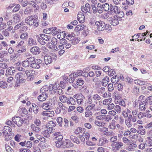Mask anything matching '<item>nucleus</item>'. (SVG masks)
I'll return each instance as SVG.
<instances>
[{"label": "nucleus", "mask_w": 152, "mask_h": 152, "mask_svg": "<svg viewBox=\"0 0 152 152\" xmlns=\"http://www.w3.org/2000/svg\"><path fill=\"white\" fill-rule=\"evenodd\" d=\"M12 131V129L8 126H5L3 129L2 133L5 140H9L12 138L10 135Z\"/></svg>", "instance_id": "f257e3e1"}, {"label": "nucleus", "mask_w": 152, "mask_h": 152, "mask_svg": "<svg viewBox=\"0 0 152 152\" xmlns=\"http://www.w3.org/2000/svg\"><path fill=\"white\" fill-rule=\"evenodd\" d=\"M123 145V143L122 142L120 141L115 142L112 143L111 145L112 147V149L113 151H118L122 148Z\"/></svg>", "instance_id": "f03ea898"}, {"label": "nucleus", "mask_w": 152, "mask_h": 152, "mask_svg": "<svg viewBox=\"0 0 152 152\" xmlns=\"http://www.w3.org/2000/svg\"><path fill=\"white\" fill-rule=\"evenodd\" d=\"M12 121L14 122L18 127L21 126L25 121V118H22L19 117H14L12 118Z\"/></svg>", "instance_id": "7ed1b4c3"}, {"label": "nucleus", "mask_w": 152, "mask_h": 152, "mask_svg": "<svg viewBox=\"0 0 152 152\" xmlns=\"http://www.w3.org/2000/svg\"><path fill=\"white\" fill-rule=\"evenodd\" d=\"M15 78L20 83H23L26 81V77L25 74L19 72L15 75Z\"/></svg>", "instance_id": "20e7f679"}, {"label": "nucleus", "mask_w": 152, "mask_h": 152, "mask_svg": "<svg viewBox=\"0 0 152 152\" xmlns=\"http://www.w3.org/2000/svg\"><path fill=\"white\" fill-rule=\"evenodd\" d=\"M95 24L97 27V29L99 31H103L104 29H106V25L104 22L102 21H96Z\"/></svg>", "instance_id": "39448f33"}, {"label": "nucleus", "mask_w": 152, "mask_h": 152, "mask_svg": "<svg viewBox=\"0 0 152 152\" xmlns=\"http://www.w3.org/2000/svg\"><path fill=\"white\" fill-rule=\"evenodd\" d=\"M37 21V18H35V16L32 15L27 17L25 20V22L30 26L33 25Z\"/></svg>", "instance_id": "423d86ee"}, {"label": "nucleus", "mask_w": 152, "mask_h": 152, "mask_svg": "<svg viewBox=\"0 0 152 152\" xmlns=\"http://www.w3.org/2000/svg\"><path fill=\"white\" fill-rule=\"evenodd\" d=\"M137 147V145L135 143L130 142L127 144L126 149L129 151H135V148Z\"/></svg>", "instance_id": "0eeeda50"}, {"label": "nucleus", "mask_w": 152, "mask_h": 152, "mask_svg": "<svg viewBox=\"0 0 152 152\" xmlns=\"http://www.w3.org/2000/svg\"><path fill=\"white\" fill-rule=\"evenodd\" d=\"M119 11L118 7L117 6L110 4V11L111 14L117 13Z\"/></svg>", "instance_id": "6e6552de"}, {"label": "nucleus", "mask_w": 152, "mask_h": 152, "mask_svg": "<svg viewBox=\"0 0 152 152\" xmlns=\"http://www.w3.org/2000/svg\"><path fill=\"white\" fill-rule=\"evenodd\" d=\"M37 61L30 66L34 69H39L40 67V64L42 63V61L39 59H37Z\"/></svg>", "instance_id": "1a4fd4ad"}, {"label": "nucleus", "mask_w": 152, "mask_h": 152, "mask_svg": "<svg viewBox=\"0 0 152 152\" xmlns=\"http://www.w3.org/2000/svg\"><path fill=\"white\" fill-rule=\"evenodd\" d=\"M73 144L69 140H66L62 142V148H70L73 146Z\"/></svg>", "instance_id": "9d476101"}, {"label": "nucleus", "mask_w": 152, "mask_h": 152, "mask_svg": "<svg viewBox=\"0 0 152 152\" xmlns=\"http://www.w3.org/2000/svg\"><path fill=\"white\" fill-rule=\"evenodd\" d=\"M30 51L32 54L34 55H37L40 53L39 48L37 46H34L31 48Z\"/></svg>", "instance_id": "9b49d317"}, {"label": "nucleus", "mask_w": 152, "mask_h": 152, "mask_svg": "<svg viewBox=\"0 0 152 152\" xmlns=\"http://www.w3.org/2000/svg\"><path fill=\"white\" fill-rule=\"evenodd\" d=\"M44 59L45 64L48 65L52 62V58L50 55H46L44 56Z\"/></svg>", "instance_id": "f8f14e48"}, {"label": "nucleus", "mask_w": 152, "mask_h": 152, "mask_svg": "<svg viewBox=\"0 0 152 152\" xmlns=\"http://www.w3.org/2000/svg\"><path fill=\"white\" fill-rule=\"evenodd\" d=\"M108 142V140L105 138L102 137L99 139L97 145L99 146H102L104 145L106 143Z\"/></svg>", "instance_id": "ddd939ff"}, {"label": "nucleus", "mask_w": 152, "mask_h": 152, "mask_svg": "<svg viewBox=\"0 0 152 152\" xmlns=\"http://www.w3.org/2000/svg\"><path fill=\"white\" fill-rule=\"evenodd\" d=\"M37 43L36 40L32 37H30L28 40V46H35L37 45Z\"/></svg>", "instance_id": "4468645a"}, {"label": "nucleus", "mask_w": 152, "mask_h": 152, "mask_svg": "<svg viewBox=\"0 0 152 152\" xmlns=\"http://www.w3.org/2000/svg\"><path fill=\"white\" fill-rule=\"evenodd\" d=\"M77 20L80 23H83L84 22L85 17L82 12H79L77 16Z\"/></svg>", "instance_id": "2eb2a0df"}, {"label": "nucleus", "mask_w": 152, "mask_h": 152, "mask_svg": "<svg viewBox=\"0 0 152 152\" xmlns=\"http://www.w3.org/2000/svg\"><path fill=\"white\" fill-rule=\"evenodd\" d=\"M146 103L145 101L140 102L139 106V109L141 111H145L146 109Z\"/></svg>", "instance_id": "dca6fc26"}, {"label": "nucleus", "mask_w": 152, "mask_h": 152, "mask_svg": "<svg viewBox=\"0 0 152 152\" xmlns=\"http://www.w3.org/2000/svg\"><path fill=\"white\" fill-rule=\"evenodd\" d=\"M51 104L50 102H48L46 103H44L42 104L41 106V107L43 109L48 110L50 109Z\"/></svg>", "instance_id": "f3484780"}, {"label": "nucleus", "mask_w": 152, "mask_h": 152, "mask_svg": "<svg viewBox=\"0 0 152 152\" xmlns=\"http://www.w3.org/2000/svg\"><path fill=\"white\" fill-rule=\"evenodd\" d=\"M42 94L38 97V99L40 101H43L45 100L48 97V94Z\"/></svg>", "instance_id": "a211bd4d"}, {"label": "nucleus", "mask_w": 152, "mask_h": 152, "mask_svg": "<svg viewBox=\"0 0 152 152\" xmlns=\"http://www.w3.org/2000/svg\"><path fill=\"white\" fill-rule=\"evenodd\" d=\"M92 97L94 102L96 104H97V101L100 100L101 99V97L96 94H93Z\"/></svg>", "instance_id": "6ab92c4d"}, {"label": "nucleus", "mask_w": 152, "mask_h": 152, "mask_svg": "<svg viewBox=\"0 0 152 152\" xmlns=\"http://www.w3.org/2000/svg\"><path fill=\"white\" fill-rule=\"evenodd\" d=\"M12 20L14 23H17L20 21V18L18 14H15L13 15Z\"/></svg>", "instance_id": "aec40b11"}, {"label": "nucleus", "mask_w": 152, "mask_h": 152, "mask_svg": "<svg viewBox=\"0 0 152 152\" xmlns=\"http://www.w3.org/2000/svg\"><path fill=\"white\" fill-rule=\"evenodd\" d=\"M56 122L53 121H51L48 122L46 125L47 127L50 129L56 126Z\"/></svg>", "instance_id": "412c9836"}, {"label": "nucleus", "mask_w": 152, "mask_h": 152, "mask_svg": "<svg viewBox=\"0 0 152 152\" xmlns=\"http://www.w3.org/2000/svg\"><path fill=\"white\" fill-rule=\"evenodd\" d=\"M6 73L10 75H12L15 73L16 71L14 67H10L6 70Z\"/></svg>", "instance_id": "4be33fe9"}, {"label": "nucleus", "mask_w": 152, "mask_h": 152, "mask_svg": "<svg viewBox=\"0 0 152 152\" xmlns=\"http://www.w3.org/2000/svg\"><path fill=\"white\" fill-rule=\"evenodd\" d=\"M39 36L40 38L46 41H48L50 39L51 37L50 36H47L44 34H40Z\"/></svg>", "instance_id": "5701e85b"}, {"label": "nucleus", "mask_w": 152, "mask_h": 152, "mask_svg": "<svg viewBox=\"0 0 152 152\" xmlns=\"http://www.w3.org/2000/svg\"><path fill=\"white\" fill-rule=\"evenodd\" d=\"M96 107V105L95 104H91L89 105H88L86 109H88L92 111V110H99L100 109L99 108H97L96 110H95V107Z\"/></svg>", "instance_id": "b1692460"}, {"label": "nucleus", "mask_w": 152, "mask_h": 152, "mask_svg": "<svg viewBox=\"0 0 152 152\" xmlns=\"http://www.w3.org/2000/svg\"><path fill=\"white\" fill-rule=\"evenodd\" d=\"M49 89V88L48 86H44L41 89L40 92L41 94H48V92Z\"/></svg>", "instance_id": "393cba45"}, {"label": "nucleus", "mask_w": 152, "mask_h": 152, "mask_svg": "<svg viewBox=\"0 0 152 152\" xmlns=\"http://www.w3.org/2000/svg\"><path fill=\"white\" fill-rule=\"evenodd\" d=\"M86 26L83 24H80L77 25L75 28V30L76 31H78L80 30H85Z\"/></svg>", "instance_id": "a878e982"}, {"label": "nucleus", "mask_w": 152, "mask_h": 152, "mask_svg": "<svg viewBox=\"0 0 152 152\" xmlns=\"http://www.w3.org/2000/svg\"><path fill=\"white\" fill-rule=\"evenodd\" d=\"M27 61H28L30 65V66L31 65L33 64L34 62L37 61V59H36L34 57L31 56L29 58H27Z\"/></svg>", "instance_id": "bb28decb"}, {"label": "nucleus", "mask_w": 152, "mask_h": 152, "mask_svg": "<svg viewBox=\"0 0 152 152\" xmlns=\"http://www.w3.org/2000/svg\"><path fill=\"white\" fill-rule=\"evenodd\" d=\"M111 81L112 83L114 84H116L119 81V78L116 75L113 77L111 79Z\"/></svg>", "instance_id": "cd10ccee"}, {"label": "nucleus", "mask_w": 152, "mask_h": 152, "mask_svg": "<svg viewBox=\"0 0 152 152\" xmlns=\"http://www.w3.org/2000/svg\"><path fill=\"white\" fill-rule=\"evenodd\" d=\"M51 133V130L48 129L42 132L43 136L46 137H48L50 136V134Z\"/></svg>", "instance_id": "c85d7f7f"}, {"label": "nucleus", "mask_w": 152, "mask_h": 152, "mask_svg": "<svg viewBox=\"0 0 152 152\" xmlns=\"http://www.w3.org/2000/svg\"><path fill=\"white\" fill-rule=\"evenodd\" d=\"M145 144L147 146H152V137H148L147 138L145 142Z\"/></svg>", "instance_id": "c756f323"}, {"label": "nucleus", "mask_w": 152, "mask_h": 152, "mask_svg": "<svg viewBox=\"0 0 152 152\" xmlns=\"http://www.w3.org/2000/svg\"><path fill=\"white\" fill-rule=\"evenodd\" d=\"M38 126H35V124H32L31 125V128L33 131L38 132L40 131V129Z\"/></svg>", "instance_id": "7c9ffc66"}, {"label": "nucleus", "mask_w": 152, "mask_h": 152, "mask_svg": "<svg viewBox=\"0 0 152 152\" xmlns=\"http://www.w3.org/2000/svg\"><path fill=\"white\" fill-rule=\"evenodd\" d=\"M70 139L74 142L76 143L77 144H78L80 143L78 139L75 136L71 135L70 137Z\"/></svg>", "instance_id": "2f4dec72"}, {"label": "nucleus", "mask_w": 152, "mask_h": 152, "mask_svg": "<svg viewBox=\"0 0 152 152\" xmlns=\"http://www.w3.org/2000/svg\"><path fill=\"white\" fill-rule=\"evenodd\" d=\"M28 33L24 32L20 36V39L23 40H26L28 38Z\"/></svg>", "instance_id": "473e14b6"}, {"label": "nucleus", "mask_w": 152, "mask_h": 152, "mask_svg": "<svg viewBox=\"0 0 152 152\" xmlns=\"http://www.w3.org/2000/svg\"><path fill=\"white\" fill-rule=\"evenodd\" d=\"M109 81V78L108 77H105L102 80V83L103 84V86H106L108 84Z\"/></svg>", "instance_id": "72a5a7b5"}, {"label": "nucleus", "mask_w": 152, "mask_h": 152, "mask_svg": "<svg viewBox=\"0 0 152 152\" xmlns=\"http://www.w3.org/2000/svg\"><path fill=\"white\" fill-rule=\"evenodd\" d=\"M86 112H85V117L87 118L93 115L92 111L88 109H86Z\"/></svg>", "instance_id": "f704fd0d"}, {"label": "nucleus", "mask_w": 152, "mask_h": 152, "mask_svg": "<svg viewBox=\"0 0 152 152\" xmlns=\"http://www.w3.org/2000/svg\"><path fill=\"white\" fill-rule=\"evenodd\" d=\"M25 72L26 75L27 77V80L28 81H29L31 80V76L32 75L30 73V71L29 70H26L24 72Z\"/></svg>", "instance_id": "c9c22d12"}, {"label": "nucleus", "mask_w": 152, "mask_h": 152, "mask_svg": "<svg viewBox=\"0 0 152 152\" xmlns=\"http://www.w3.org/2000/svg\"><path fill=\"white\" fill-rule=\"evenodd\" d=\"M36 37L38 42L41 44L42 45H44L45 44V42L44 40L40 38V37H39V36L37 35H36Z\"/></svg>", "instance_id": "e433bc0d"}, {"label": "nucleus", "mask_w": 152, "mask_h": 152, "mask_svg": "<svg viewBox=\"0 0 152 152\" xmlns=\"http://www.w3.org/2000/svg\"><path fill=\"white\" fill-rule=\"evenodd\" d=\"M31 9H30L29 7H27L26 8L24 11V15H27L31 14Z\"/></svg>", "instance_id": "4c0bfd02"}, {"label": "nucleus", "mask_w": 152, "mask_h": 152, "mask_svg": "<svg viewBox=\"0 0 152 152\" xmlns=\"http://www.w3.org/2000/svg\"><path fill=\"white\" fill-rule=\"evenodd\" d=\"M7 87V83L4 81L0 82V88L2 89L5 88Z\"/></svg>", "instance_id": "58836bf2"}, {"label": "nucleus", "mask_w": 152, "mask_h": 152, "mask_svg": "<svg viewBox=\"0 0 152 152\" xmlns=\"http://www.w3.org/2000/svg\"><path fill=\"white\" fill-rule=\"evenodd\" d=\"M112 101V99L111 98L106 99L103 101V103L104 105H107L111 103Z\"/></svg>", "instance_id": "ea45409f"}, {"label": "nucleus", "mask_w": 152, "mask_h": 152, "mask_svg": "<svg viewBox=\"0 0 152 152\" xmlns=\"http://www.w3.org/2000/svg\"><path fill=\"white\" fill-rule=\"evenodd\" d=\"M59 99L61 102L65 103L67 98L64 95H61L59 97Z\"/></svg>", "instance_id": "a19ab883"}, {"label": "nucleus", "mask_w": 152, "mask_h": 152, "mask_svg": "<svg viewBox=\"0 0 152 152\" xmlns=\"http://www.w3.org/2000/svg\"><path fill=\"white\" fill-rule=\"evenodd\" d=\"M102 5L103 10L105 11H107L110 10V6L108 4L105 3L104 4H103Z\"/></svg>", "instance_id": "79ce46f5"}, {"label": "nucleus", "mask_w": 152, "mask_h": 152, "mask_svg": "<svg viewBox=\"0 0 152 152\" xmlns=\"http://www.w3.org/2000/svg\"><path fill=\"white\" fill-rule=\"evenodd\" d=\"M145 102L147 104H149L150 105L152 104V96H150L147 97L146 99Z\"/></svg>", "instance_id": "37998d69"}, {"label": "nucleus", "mask_w": 152, "mask_h": 152, "mask_svg": "<svg viewBox=\"0 0 152 152\" xmlns=\"http://www.w3.org/2000/svg\"><path fill=\"white\" fill-rule=\"evenodd\" d=\"M97 11L99 13H101L102 12L103 9L102 8V5L100 4H98L97 6Z\"/></svg>", "instance_id": "c03bdc74"}, {"label": "nucleus", "mask_w": 152, "mask_h": 152, "mask_svg": "<svg viewBox=\"0 0 152 152\" xmlns=\"http://www.w3.org/2000/svg\"><path fill=\"white\" fill-rule=\"evenodd\" d=\"M114 109L118 113H120L122 110L121 107L118 105L115 106Z\"/></svg>", "instance_id": "a18cd8bd"}, {"label": "nucleus", "mask_w": 152, "mask_h": 152, "mask_svg": "<svg viewBox=\"0 0 152 152\" xmlns=\"http://www.w3.org/2000/svg\"><path fill=\"white\" fill-rule=\"evenodd\" d=\"M22 64L23 66L24 67H27L30 66L28 62L27 61V58L26 60H25L22 62Z\"/></svg>", "instance_id": "49530a36"}, {"label": "nucleus", "mask_w": 152, "mask_h": 152, "mask_svg": "<svg viewBox=\"0 0 152 152\" xmlns=\"http://www.w3.org/2000/svg\"><path fill=\"white\" fill-rule=\"evenodd\" d=\"M5 148L7 152H14V148L8 145H5Z\"/></svg>", "instance_id": "de8ad7c7"}, {"label": "nucleus", "mask_w": 152, "mask_h": 152, "mask_svg": "<svg viewBox=\"0 0 152 152\" xmlns=\"http://www.w3.org/2000/svg\"><path fill=\"white\" fill-rule=\"evenodd\" d=\"M55 145L58 148H62V142L61 141H56Z\"/></svg>", "instance_id": "09e8293b"}, {"label": "nucleus", "mask_w": 152, "mask_h": 152, "mask_svg": "<svg viewBox=\"0 0 152 152\" xmlns=\"http://www.w3.org/2000/svg\"><path fill=\"white\" fill-rule=\"evenodd\" d=\"M59 106L58 107L59 109L61 110H65L66 107L64 106L63 104L61 102L58 103Z\"/></svg>", "instance_id": "8fccbe9b"}, {"label": "nucleus", "mask_w": 152, "mask_h": 152, "mask_svg": "<svg viewBox=\"0 0 152 152\" xmlns=\"http://www.w3.org/2000/svg\"><path fill=\"white\" fill-rule=\"evenodd\" d=\"M105 115H100L96 116V118L97 120L103 121L105 119Z\"/></svg>", "instance_id": "3c124183"}, {"label": "nucleus", "mask_w": 152, "mask_h": 152, "mask_svg": "<svg viewBox=\"0 0 152 152\" xmlns=\"http://www.w3.org/2000/svg\"><path fill=\"white\" fill-rule=\"evenodd\" d=\"M57 121L60 126H61L63 123L62 118L61 117H58L57 119Z\"/></svg>", "instance_id": "603ef678"}, {"label": "nucleus", "mask_w": 152, "mask_h": 152, "mask_svg": "<svg viewBox=\"0 0 152 152\" xmlns=\"http://www.w3.org/2000/svg\"><path fill=\"white\" fill-rule=\"evenodd\" d=\"M71 43L73 45H76L79 43V40L78 38H75L73 39H72Z\"/></svg>", "instance_id": "864d4df0"}, {"label": "nucleus", "mask_w": 152, "mask_h": 152, "mask_svg": "<svg viewBox=\"0 0 152 152\" xmlns=\"http://www.w3.org/2000/svg\"><path fill=\"white\" fill-rule=\"evenodd\" d=\"M85 7H86V11L87 12H89L90 13H91V12L90 11L91 9V6L88 3H86V4L85 5Z\"/></svg>", "instance_id": "5fc2aeb1"}, {"label": "nucleus", "mask_w": 152, "mask_h": 152, "mask_svg": "<svg viewBox=\"0 0 152 152\" xmlns=\"http://www.w3.org/2000/svg\"><path fill=\"white\" fill-rule=\"evenodd\" d=\"M93 101L92 96L89 95L88 98L87 103L89 105L91 104H92Z\"/></svg>", "instance_id": "6e6d98bb"}, {"label": "nucleus", "mask_w": 152, "mask_h": 152, "mask_svg": "<svg viewBox=\"0 0 152 152\" xmlns=\"http://www.w3.org/2000/svg\"><path fill=\"white\" fill-rule=\"evenodd\" d=\"M119 22L116 19H113L111 22V24L113 26H116L119 24Z\"/></svg>", "instance_id": "4d7b16f0"}, {"label": "nucleus", "mask_w": 152, "mask_h": 152, "mask_svg": "<svg viewBox=\"0 0 152 152\" xmlns=\"http://www.w3.org/2000/svg\"><path fill=\"white\" fill-rule=\"evenodd\" d=\"M77 83L79 86H82L84 83V81L82 79H78L77 81Z\"/></svg>", "instance_id": "13d9d810"}, {"label": "nucleus", "mask_w": 152, "mask_h": 152, "mask_svg": "<svg viewBox=\"0 0 152 152\" xmlns=\"http://www.w3.org/2000/svg\"><path fill=\"white\" fill-rule=\"evenodd\" d=\"M137 133L142 135H144L146 133L145 130V129H143L142 130L139 129L137 131Z\"/></svg>", "instance_id": "bf43d9fd"}, {"label": "nucleus", "mask_w": 152, "mask_h": 152, "mask_svg": "<svg viewBox=\"0 0 152 152\" xmlns=\"http://www.w3.org/2000/svg\"><path fill=\"white\" fill-rule=\"evenodd\" d=\"M39 145V147L42 149H45L47 146V144L46 143H45V142H43L40 143Z\"/></svg>", "instance_id": "052dcab7"}, {"label": "nucleus", "mask_w": 152, "mask_h": 152, "mask_svg": "<svg viewBox=\"0 0 152 152\" xmlns=\"http://www.w3.org/2000/svg\"><path fill=\"white\" fill-rule=\"evenodd\" d=\"M126 125L128 128H129L132 127V126L131 121L130 120H126L125 121Z\"/></svg>", "instance_id": "680f3d73"}, {"label": "nucleus", "mask_w": 152, "mask_h": 152, "mask_svg": "<svg viewBox=\"0 0 152 152\" xmlns=\"http://www.w3.org/2000/svg\"><path fill=\"white\" fill-rule=\"evenodd\" d=\"M118 14L117 15L116 17H118L119 18H121L124 16V13L123 11H118Z\"/></svg>", "instance_id": "e2e57ef3"}, {"label": "nucleus", "mask_w": 152, "mask_h": 152, "mask_svg": "<svg viewBox=\"0 0 152 152\" xmlns=\"http://www.w3.org/2000/svg\"><path fill=\"white\" fill-rule=\"evenodd\" d=\"M20 8V6L19 4H17L12 11V12H16L18 11Z\"/></svg>", "instance_id": "0e129e2a"}, {"label": "nucleus", "mask_w": 152, "mask_h": 152, "mask_svg": "<svg viewBox=\"0 0 152 152\" xmlns=\"http://www.w3.org/2000/svg\"><path fill=\"white\" fill-rule=\"evenodd\" d=\"M18 99L19 100L21 101L23 99L28 100V98H27L26 96H24L23 94H22L19 97Z\"/></svg>", "instance_id": "69168bd1"}, {"label": "nucleus", "mask_w": 152, "mask_h": 152, "mask_svg": "<svg viewBox=\"0 0 152 152\" xmlns=\"http://www.w3.org/2000/svg\"><path fill=\"white\" fill-rule=\"evenodd\" d=\"M8 66L6 63H1L0 64V68L4 69L7 68Z\"/></svg>", "instance_id": "338daca9"}, {"label": "nucleus", "mask_w": 152, "mask_h": 152, "mask_svg": "<svg viewBox=\"0 0 152 152\" xmlns=\"http://www.w3.org/2000/svg\"><path fill=\"white\" fill-rule=\"evenodd\" d=\"M33 152H41L39 148L35 146L33 147Z\"/></svg>", "instance_id": "774afa93"}]
</instances>
